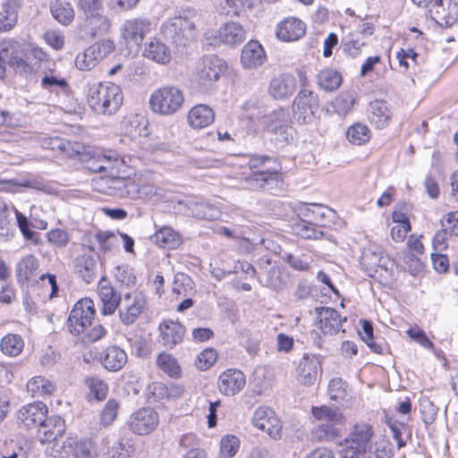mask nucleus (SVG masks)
Returning a JSON list of instances; mask_svg holds the SVG:
<instances>
[{
  "label": "nucleus",
  "instance_id": "nucleus-29",
  "mask_svg": "<svg viewBox=\"0 0 458 458\" xmlns=\"http://www.w3.org/2000/svg\"><path fill=\"white\" fill-rule=\"evenodd\" d=\"M144 55L157 64H166L171 60V52L169 47L158 38H150L146 44Z\"/></svg>",
  "mask_w": 458,
  "mask_h": 458
},
{
  "label": "nucleus",
  "instance_id": "nucleus-30",
  "mask_svg": "<svg viewBox=\"0 0 458 458\" xmlns=\"http://www.w3.org/2000/svg\"><path fill=\"white\" fill-rule=\"evenodd\" d=\"M219 40L229 46L241 44L246 37L244 28L237 22L225 23L218 30Z\"/></svg>",
  "mask_w": 458,
  "mask_h": 458
},
{
  "label": "nucleus",
  "instance_id": "nucleus-21",
  "mask_svg": "<svg viewBox=\"0 0 458 458\" xmlns=\"http://www.w3.org/2000/svg\"><path fill=\"white\" fill-rule=\"evenodd\" d=\"M159 335L162 344L173 348L180 344L185 334V329L178 321L166 319L159 325Z\"/></svg>",
  "mask_w": 458,
  "mask_h": 458
},
{
  "label": "nucleus",
  "instance_id": "nucleus-22",
  "mask_svg": "<svg viewBox=\"0 0 458 458\" xmlns=\"http://www.w3.org/2000/svg\"><path fill=\"white\" fill-rule=\"evenodd\" d=\"M98 295L102 301V313L104 315H112L114 313L122 298L114 287L106 279L100 280L98 284Z\"/></svg>",
  "mask_w": 458,
  "mask_h": 458
},
{
  "label": "nucleus",
  "instance_id": "nucleus-28",
  "mask_svg": "<svg viewBox=\"0 0 458 458\" xmlns=\"http://www.w3.org/2000/svg\"><path fill=\"white\" fill-rule=\"evenodd\" d=\"M74 272L87 284H90L95 279L97 272L95 256L90 253H83L78 256L75 259Z\"/></svg>",
  "mask_w": 458,
  "mask_h": 458
},
{
  "label": "nucleus",
  "instance_id": "nucleus-6",
  "mask_svg": "<svg viewBox=\"0 0 458 458\" xmlns=\"http://www.w3.org/2000/svg\"><path fill=\"white\" fill-rule=\"evenodd\" d=\"M243 188L250 191H268L275 192L280 191L283 179L276 169L252 172L242 179Z\"/></svg>",
  "mask_w": 458,
  "mask_h": 458
},
{
  "label": "nucleus",
  "instance_id": "nucleus-33",
  "mask_svg": "<svg viewBox=\"0 0 458 458\" xmlns=\"http://www.w3.org/2000/svg\"><path fill=\"white\" fill-rule=\"evenodd\" d=\"M331 213V209L319 204H305L298 209V216L301 218L317 225H321L324 218Z\"/></svg>",
  "mask_w": 458,
  "mask_h": 458
},
{
  "label": "nucleus",
  "instance_id": "nucleus-59",
  "mask_svg": "<svg viewBox=\"0 0 458 458\" xmlns=\"http://www.w3.org/2000/svg\"><path fill=\"white\" fill-rule=\"evenodd\" d=\"M216 350L208 348L202 351L197 357L196 366L199 369L205 371L208 369L216 360Z\"/></svg>",
  "mask_w": 458,
  "mask_h": 458
},
{
  "label": "nucleus",
  "instance_id": "nucleus-47",
  "mask_svg": "<svg viewBox=\"0 0 458 458\" xmlns=\"http://www.w3.org/2000/svg\"><path fill=\"white\" fill-rule=\"evenodd\" d=\"M24 347V342L22 338L16 334H8L4 335L0 344V348L3 353L9 356L19 355Z\"/></svg>",
  "mask_w": 458,
  "mask_h": 458
},
{
  "label": "nucleus",
  "instance_id": "nucleus-44",
  "mask_svg": "<svg viewBox=\"0 0 458 458\" xmlns=\"http://www.w3.org/2000/svg\"><path fill=\"white\" fill-rule=\"evenodd\" d=\"M318 83L326 91L337 89L342 83L341 74L332 69H325L318 74Z\"/></svg>",
  "mask_w": 458,
  "mask_h": 458
},
{
  "label": "nucleus",
  "instance_id": "nucleus-40",
  "mask_svg": "<svg viewBox=\"0 0 458 458\" xmlns=\"http://www.w3.org/2000/svg\"><path fill=\"white\" fill-rule=\"evenodd\" d=\"M371 131L369 128L362 123H355L349 126L346 131V139L350 143L356 146H362L369 141Z\"/></svg>",
  "mask_w": 458,
  "mask_h": 458
},
{
  "label": "nucleus",
  "instance_id": "nucleus-42",
  "mask_svg": "<svg viewBox=\"0 0 458 458\" xmlns=\"http://www.w3.org/2000/svg\"><path fill=\"white\" fill-rule=\"evenodd\" d=\"M55 388V385L49 379L41 376L34 377L27 383L28 392L36 397L50 395Z\"/></svg>",
  "mask_w": 458,
  "mask_h": 458
},
{
  "label": "nucleus",
  "instance_id": "nucleus-46",
  "mask_svg": "<svg viewBox=\"0 0 458 458\" xmlns=\"http://www.w3.org/2000/svg\"><path fill=\"white\" fill-rule=\"evenodd\" d=\"M322 225H317L316 224H310L308 221L301 218V220L293 225V230L295 234L304 238L317 240L323 236L321 231Z\"/></svg>",
  "mask_w": 458,
  "mask_h": 458
},
{
  "label": "nucleus",
  "instance_id": "nucleus-51",
  "mask_svg": "<svg viewBox=\"0 0 458 458\" xmlns=\"http://www.w3.org/2000/svg\"><path fill=\"white\" fill-rule=\"evenodd\" d=\"M355 104V97L352 92H343L333 101V108L339 115L345 116Z\"/></svg>",
  "mask_w": 458,
  "mask_h": 458
},
{
  "label": "nucleus",
  "instance_id": "nucleus-1",
  "mask_svg": "<svg viewBox=\"0 0 458 458\" xmlns=\"http://www.w3.org/2000/svg\"><path fill=\"white\" fill-rule=\"evenodd\" d=\"M123 92L114 83L92 81L88 83L87 102L98 114H114L123 104Z\"/></svg>",
  "mask_w": 458,
  "mask_h": 458
},
{
  "label": "nucleus",
  "instance_id": "nucleus-45",
  "mask_svg": "<svg viewBox=\"0 0 458 458\" xmlns=\"http://www.w3.org/2000/svg\"><path fill=\"white\" fill-rule=\"evenodd\" d=\"M157 367L170 377L177 378L182 370L177 360L170 353L161 352L157 359Z\"/></svg>",
  "mask_w": 458,
  "mask_h": 458
},
{
  "label": "nucleus",
  "instance_id": "nucleus-53",
  "mask_svg": "<svg viewBox=\"0 0 458 458\" xmlns=\"http://www.w3.org/2000/svg\"><path fill=\"white\" fill-rule=\"evenodd\" d=\"M68 445L73 447L72 455L74 458H94L95 446L92 442L84 440L75 442L72 444L69 441Z\"/></svg>",
  "mask_w": 458,
  "mask_h": 458
},
{
  "label": "nucleus",
  "instance_id": "nucleus-13",
  "mask_svg": "<svg viewBox=\"0 0 458 458\" xmlns=\"http://www.w3.org/2000/svg\"><path fill=\"white\" fill-rule=\"evenodd\" d=\"M252 423L273 439H279L282 436V423L269 407H259L254 412Z\"/></svg>",
  "mask_w": 458,
  "mask_h": 458
},
{
  "label": "nucleus",
  "instance_id": "nucleus-20",
  "mask_svg": "<svg viewBox=\"0 0 458 458\" xmlns=\"http://www.w3.org/2000/svg\"><path fill=\"white\" fill-rule=\"evenodd\" d=\"M266 59V52L258 40L249 41L242 49L241 63L244 68H258L265 63Z\"/></svg>",
  "mask_w": 458,
  "mask_h": 458
},
{
  "label": "nucleus",
  "instance_id": "nucleus-36",
  "mask_svg": "<svg viewBox=\"0 0 458 458\" xmlns=\"http://www.w3.org/2000/svg\"><path fill=\"white\" fill-rule=\"evenodd\" d=\"M312 417L322 423L344 424L345 418L339 409L327 405L312 406Z\"/></svg>",
  "mask_w": 458,
  "mask_h": 458
},
{
  "label": "nucleus",
  "instance_id": "nucleus-3",
  "mask_svg": "<svg viewBox=\"0 0 458 458\" xmlns=\"http://www.w3.org/2000/svg\"><path fill=\"white\" fill-rule=\"evenodd\" d=\"M183 104V91L173 85L163 86L154 90L149 98L151 110L161 115L176 114L182 109Z\"/></svg>",
  "mask_w": 458,
  "mask_h": 458
},
{
  "label": "nucleus",
  "instance_id": "nucleus-25",
  "mask_svg": "<svg viewBox=\"0 0 458 458\" xmlns=\"http://www.w3.org/2000/svg\"><path fill=\"white\" fill-rule=\"evenodd\" d=\"M215 120L213 109L204 104L192 106L188 112L187 121L193 129H202L210 125Z\"/></svg>",
  "mask_w": 458,
  "mask_h": 458
},
{
  "label": "nucleus",
  "instance_id": "nucleus-49",
  "mask_svg": "<svg viewBox=\"0 0 458 458\" xmlns=\"http://www.w3.org/2000/svg\"><path fill=\"white\" fill-rule=\"evenodd\" d=\"M99 61L100 60L93 50V47L89 46L83 52L76 55L75 65L81 71H90Z\"/></svg>",
  "mask_w": 458,
  "mask_h": 458
},
{
  "label": "nucleus",
  "instance_id": "nucleus-37",
  "mask_svg": "<svg viewBox=\"0 0 458 458\" xmlns=\"http://www.w3.org/2000/svg\"><path fill=\"white\" fill-rule=\"evenodd\" d=\"M127 362L126 352L118 346H110L106 352L102 360L104 367L111 371L121 369Z\"/></svg>",
  "mask_w": 458,
  "mask_h": 458
},
{
  "label": "nucleus",
  "instance_id": "nucleus-24",
  "mask_svg": "<svg viewBox=\"0 0 458 458\" xmlns=\"http://www.w3.org/2000/svg\"><path fill=\"white\" fill-rule=\"evenodd\" d=\"M319 329L324 335L336 334L342 327V318L339 313L332 308H316Z\"/></svg>",
  "mask_w": 458,
  "mask_h": 458
},
{
  "label": "nucleus",
  "instance_id": "nucleus-14",
  "mask_svg": "<svg viewBox=\"0 0 458 458\" xmlns=\"http://www.w3.org/2000/svg\"><path fill=\"white\" fill-rule=\"evenodd\" d=\"M427 13L442 27H450L458 20V3L453 0H435Z\"/></svg>",
  "mask_w": 458,
  "mask_h": 458
},
{
  "label": "nucleus",
  "instance_id": "nucleus-5",
  "mask_svg": "<svg viewBox=\"0 0 458 458\" xmlns=\"http://www.w3.org/2000/svg\"><path fill=\"white\" fill-rule=\"evenodd\" d=\"M164 37L177 47H186L198 36L195 22L183 16H174L166 20L161 28Z\"/></svg>",
  "mask_w": 458,
  "mask_h": 458
},
{
  "label": "nucleus",
  "instance_id": "nucleus-35",
  "mask_svg": "<svg viewBox=\"0 0 458 458\" xmlns=\"http://www.w3.org/2000/svg\"><path fill=\"white\" fill-rule=\"evenodd\" d=\"M50 12L52 16L62 25H70L75 17L73 7L64 0H55L51 2Z\"/></svg>",
  "mask_w": 458,
  "mask_h": 458
},
{
  "label": "nucleus",
  "instance_id": "nucleus-32",
  "mask_svg": "<svg viewBox=\"0 0 458 458\" xmlns=\"http://www.w3.org/2000/svg\"><path fill=\"white\" fill-rule=\"evenodd\" d=\"M38 261L33 255L23 257L16 266V276L20 284H23L37 276Z\"/></svg>",
  "mask_w": 458,
  "mask_h": 458
},
{
  "label": "nucleus",
  "instance_id": "nucleus-38",
  "mask_svg": "<svg viewBox=\"0 0 458 458\" xmlns=\"http://www.w3.org/2000/svg\"><path fill=\"white\" fill-rule=\"evenodd\" d=\"M82 28L88 36H101L109 30L110 21L104 14L99 13L84 20Z\"/></svg>",
  "mask_w": 458,
  "mask_h": 458
},
{
  "label": "nucleus",
  "instance_id": "nucleus-64",
  "mask_svg": "<svg viewBox=\"0 0 458 458\" xmlns=\"http://www.w3.org/2000/svg\"><path fill=\"white\" fill-rule=\"evenodd\" d=\"M114 276L117 281L126 285H132L136 283V276L127 266L116 267Z\"/></svg>",
  "mask_w": 458,
  "mask_h": 458
},
{
  "label": "nucleus",
  "instance_id": "nucleus-9",
  "mask_svg": "<svg viewBox=\"0 0 458 458\" xmlns=\"http://www.w3.org/2000/svg\"><path fill=\"white\" fill-rule=\"evenodd\" d=\"M151 31V21L145 18L126 20L121 28V36L128 48L138 51L144 38Z\"/></svg>",
  "mask_w": 458,
  "mask_h": 458
},
{
  "label": "nucleus",
  "instance_id": "nucleus-50",
  "mask_svg": "<svg viewBox=\"0 0 458 458\" xmlns=\"http://www.w3.org/2000/svg\"><path fill=\"white\" fill-rule=\"evenodd\" d=\"M240 448V439L233 435H225L220 439L218 458H233Z\"/></svg>",
  "mask_w": 458,
  "mask_h": 458
},
{
  "label": "nucleus",
  "instance_id": "nucleus-56",
  "mask_svg": "<svg viewBox=\"0 0 458 458\" xmlns=\"http://www.w3.org/2000/svg\"><path fill=\"white\" fill-rule=\"evenodd\" d=\"M360 335L372 352L378 354L383 352L382 346L373 341V327L370 322L367 320L362 322V331L360 333Z\"/></svg>",
  "mask_w": 458,
  "mask_h": 458
},
{
  "label": "nucleus",
  "instance_id": "nucleus-63",
  "mask_svg": "<svg viewBox=\"0 0 458 458\" xmlns=\"http://www.w3.org/2000/svg\"><path fill=\"white\" fill-rule=\"evenodd\" d=\"M131 452L122 440L114 442L106 452V458H130Z\"/></svg>",
  "mask_w": 458,
  "mask_h": 458
},
{
  "label": "nucleus",
  "instance_id": "nucleus-12",
  "mask_svg": "<svg viewBox=\"0 0 458 458\" xmlns=\"http://www.w3.org/2000/svg\"><path fill=\"white\" fill-rule=\"evenodd\" d=\"M2 53L7 58V64L16 72L28 74L32 71V65L28 62L27 52L23 45L10 40L2 44Z\"/></svg>",
  "mask_w": 458,
  "mask_h": 458
},
{
  "label": "nucleus",
  "instance_id": "nucleus-39",
  "mask_svg": "<svg viewBox=\"0 0 458 458\" xmlns=\"http://www.w3.org/2000/svg\"><path fill=\"white\" fill-rule=\"evenodd\" d=\"M383 255L380 248L369 245L365 248L360 256V265L369 274L377 271L381 266Z\"/></svg>",
  "mask_w": 458,
  "mask_h": 458
},
{
  "label": "nucleus",
  "instance_id": "nucleus-11",
  "mask_svg": "<svg viewBox=\"0 0 458 458\" xmlns=\"http://www.w3.org/2000/svg\"><path fill=\"white\" fill-rule=\"evenodd\" d=\"M147 301L142 293L132 291L124 294L119 309L120 320L123 325L133 324L146 309Z\"/></svg>",
  "mask_w": 458,
  "mask_h": 458
},
{
  "label": "nucleus",
  "instance_id": "nucleus-2",
  "mask_svg": "<svg viewBox=\"0 0 458 458\" xmlns=\"http://www.w3.org/2000/svg\"><path fill=\"white\" fill-rule=\"evenodd\" d=\"M225 61L216 55L203 56L196 64L191 81L199 92L208 93L225 72Z\"/></svg>",
  "mask_w": 458,
  "mask_h": 458
},
{
  "label": "nucleus",
  "instance_id": "nucleus-41",
  "mask_svg": "<svg viewBox=\"0 0 458 458\" xmlns=\"http://www.w3.org/2000/svg\"><path fill=\"white\" fill-rule=\"evenodd\" d=\"M327 395L335 403L346 402L349 396L347 382L338 377L331 378L327 385Z\"/></svg>",
  "mask_w": 458,
  "mask_h": 458
},
{
  "label": "nucleus",
  "instance_id": "nucleus-34",
  "mask_svg": "<svg viewBox=\"0 0 458 458\" xmlns=\"http://www.w3.org/2000/svg\"><path fill=\"white\" fill-rule=\"evenodd\" d=\"M154 242L161 248L174 250L182 242V236L172 227L164 226L153 236Z\"/></svg>",
  "mask_w": 458,
  "mask_h": 458
},
{
  "label": "nucleus",
  "instance_id": "nucleus-4",
  "mask_svg": "<svg viewBox=\"0 0 458 458\" xmlns=\"http://www.w3.org/2000/svg\"><path fill=\"white\" fill-rule=\"evenodd\" d=\"M373 434L374 432L370 425L367 423L355 424L349 437L340 444V457L365 458Z\"/></svg>",
  "mask_w": 458,
  "mask_h": 458
},
{
  "label": "nucleus",
  "instance_id": "nucleus-26",
  "mask_svg": "<svg viewBox=\"0 0 458 458\" xmlns=\"http://www.w3.org/2000/svg\"><path fill=\"white\" fill-rule=\"evenodd\" d=\"M305 34V24L296 18H286L277 26L276 36L282 41H294Z\"/></svg>",
  "mask_w": 458,
  "mask_h": 458
},
{
  "label": "nucleus",
  "instance_id": "nucleus-61",
  "mask_svg": "<svg viewBox=\"0 0 458 458\" xmlns=\"http://www.w3.org/2000/svg\"><path fill=\"white\" fill-rule=\"evenodd\" d=\"M368 450L369 455L367 458H391L392 455L391 449L385 440L377 441L374 445L370 444Z\"/></svg>",
  "mask_w": 458,
  "mask_h": 458
},
{
  "label": "nucleus",
  "instance_id": "nucleus-27",
  "mask_svg": "<svg viewBox=\"0 0 458 458\" xmlns=\"http://www.w3.org/2000/svg\"><path fill=\"white\" fill-rule=\"evenodd\" d=\"M368 112L370 123L378 129L386 127L393 115L390 106L384 100L370 102Z\"/></svg>",
  "mask_w": 458,
  "mask_h": 458
},
{
  "label": "nucleus",
  "instance_id": "nucleus-23",
  "mask_svg": "<svg viewBox=\"0 0 458 458\" xmlns=\"http://www.w3.org/2000/svg\"><path fill=\"white\" fill-rule=\"evenodd\" d=\"M295 89V78L290 74H282L271 80L268 92L276 99H284L292 96Z\"/></svg>",
  "mask_w": 458,
  "mask_h": 458
},
{
  "label": "nucleus",
  "instance_id": "nucleus-31",
  "mask_svg": "<svg viewBox=\"0 0 458 458\" xmlns=\"http://www.w3.org/2000/svg\"><path fill=\"white\" fill-rule=\"evenodd\" d=\"M22 5V0H7L0 11V30H12L18 21V10Z\"/></svg>",
  "mask_w": 458,
  "mask_h": 458
},
{
  "label": "nucleus",
  "instance_id": "nucleus-60",
  "mask_svg": "<svg viewBox=\"0 0 458 458\" xmlns=\"http://www.w3.org/2000/svg\"><path fill=\"white\" fill-rule=\"evenodd\" d=\"M119 404L114 400L110 399L105 405L101 412L100 421L104 426H108L116 419Z\"/></svg>",
  "mask_w": 458,
  "mask_h": 458
},
{
  "label": "nucleus",
  "instance_id": "nucleus-62",
  "mask_svg": "<svg viewBox=\"0 0 458 458\" xmlns=\"http://www.w3.org/2000/svg\"><path fill=\"white\" fill-rule=\"evenodd\" d=\"M43 38L46 44L55 50H61L64 46V37L58 30H47L43 35Z\"/></svg>",
  "mask_w": 458,
  "mask_h": 458
},
{
  "label": "nucleus",
  "instance_id": "nucleus-19",
  "mask_svg": "<svg viewBox=\"0 0 458 458\" xmlns=\"http://www.w3.org/2000/svg\"><path fill=\"white\" fill-rule=\"evenodd\" d=\"M319 368V357L316 355L304 354L297 367L298 382L304 386L314 385L318 378Z\"/></svg>",
  "mask_w": 458,
  "mask_h": 458
},
{
  "label": "nucleus",
  "instance_id": "nucleus-52",
  "mask_svg": "<svg viewBox=\"0 0 458 458\" xmlns=\"http://www.w3.org/2000/svg\"><path fill=\"white\" fill-rule=\"evenodd\" d=\"M63 153L66 154L70 157H78L83 162L88 160V156L91 154V148L80 142L65 140L63 147Z\"/></svg>",
  "mask_w": 458,
  "mask_h": 458
},
{
  "label": "nucleus",
  "instance_id": "nucleus-57",
  "mask_svg": "<svg viewBox=\"0 0 458 458\" xmlns=\"http://www.w3.org/2000/svg\"><path fill=\"white\" fill-rule=\"evenodd\" d=\"M143 124L144 119L142 117L139 115L129 116L124 122L125 132L131 138L140 136L144 130V127H141Z\"/></svg>",
  "mask_w": 458,
  "mask_h": 458
},
{
  "label": "nucleus",
  "instance_id": "nucleus-58",
  "mask_svg": "<svg viewBox=\"0 0 458 458\" xmlns=\"http://www.w3.org/2000/svg\"><path fill=\"white\" fill-rule=\"evenodd\" d=\"M86 385L90 390V394L98 400L106 398L108 388L106 384L98 377H89L86 379Z\"/></svg>",
  "mask_w": 458,
  "mask_h": 458
},
{
  "label": "nucleus",
  "instance_id": "nucleus-43",
  "mask_svg": "<svg viewBox=\"0 0 458 458\" xmlns=\"http://www.w3.org/2000/svg\"><path fill=\"white\" fill-rule=\"evenodd\" d=\"M290 123L289 113L284 109H278L264 117L263 124L273 134L278 133V129Z\"/></svg>",
  "mask_w": 458,
  "mask_h": 458
},
{
  "label": "nucleus",
  "instance_id": "nucleus-15",
  "mask_svg": "<svg viewBox=\"0 0 458 458\" xmlns=\"http://www.w3.org/2000/svg\"><path fill=\"white\" fill-rule=\"evenodd\" d=\"M178 205L180 210L183 211L186 216L200 219L214 220L221 215L220 210L216 206L197 198L180 200Z\"/></svg>",
  "mask_w": 458,
  "mask_h": 458
},
{
  "label": "nucleus",
  "instance_id": "nucleus-16",
  "mask_svg": "<svg viewBox=\"0 0 458 458\" xmlns=\"http://www.w3.org/2000/svg\"><path fill=\"white\" fill-rule=\"evenodd\" d=\"M66 430L64 420L58 416H46V419L38 428L37 437L42 444L51 443L62 437Z\"/></svg>",
  "mask_w": 458,
  "mask_h": 458
},
{
  "label": "nucleus",
  "instance_id": "nucleus-48",
  "mask_svg": "<svg viewBox=\"0 0 458 458\" xmlns=\"http://www.w3.org/2000/svg\"><path fill=\"white\" fill-rule=\"evenodd\" d=\"M337 424L321 423L312 430V436L319 442H330L335 440L340 436V430Z\"/></svg>",
  "mask_w": 458,
  "mask_h": 458
},
{
  "label": "nucleus",
  "instance_id": "nucleus-18",
  "mask_svg": "<svg viewBox=\"0 0 458 458\" xmlns=\"http://www.w3.org/2000/svg\"><path fill=\"white\" fill-rule=\"evenodd\" d=\"M245 383V375L241 370L229 369L219 376L217 386L224 395L233 396L243 389Z\"/></svg>",
  "mask_w": 458,
  "mask_h": 458
},
{
  "label": "nucleus",
  "instance_id": "nucleus-7",
  "mask_svg": "<svg viewBox=\"0 0 458 458\" xmlns=\"http://www.w3.org/2000/svg\"><path fill=\"white\" fill-rule=\"evenodd\" d=\"M159 424L158 413L151 407H144L132 412L127 419L128 429L137 436L151 434Z\"/></svg>",
  "mask_w": 458,
  "mask_h": 458
},
{
  "label": "nucleus",
  "instance_id": "nucleus-8",
  "mask_svg": "<svg viewBox=\"0 0 458 458\" xmlns=\"http://www.w3.org/2000/svg\"><path fill=\"white\" fill-rule=\"evenodd\" d=\"M318 107V97L310 90L303 89L294 98L293 117L300 124H310L315 120Z\"/></svg>",
  "mask_w": 458,
  "mask_h": 458
},
{
  "label": "nucleus",
  "instance_id": "nucleus-17",
  "mask_svg": "<svg viewBox=\"0 0 458 458\" xmlns=\"http://www.w3.org/2000/svg\"><path fill=\"white\" fill-rule=\"evenodd\" d=\"M48 408L41 402H34L21 407L18 411V421L25 428H38L47 415Z\"/></svg>",
  "mask_w": 458,
  "mask_h": 458
},
{
  "label": "nucleus",
  "instance_id": "nucleus-54",
  "mask_svg": "<svg viewBox=\"0 0 458 458\" xmlns=\"http://www.w3.org/2000/svg\"><path fill=\"white\" fill-rule=\"evenodd\" d=\"M99 248L104 252L112 251L117 248L118 238L114 233L100 232L96 235Z\"/></svg>",
  "mask_w": 458,
  "mask_h": 458
},
{
  "label": "nucleus",
  "instance_id": "nucleus-55",
  "mask_svg": "<svg viewBox=\"0 0 458 458\" xmlns=\"http://www.w3.org/2000/svg\"><path fill=\"white\" fill-rule=\"evenodd\" d=\"M79 9L83 13V19L86 20L92 16L102 13V1L101 0H80Z\"/></svg>",
  "mask_w": 458,
  "mask_h": 458
},
{
  "label": "nucleus",
  "instance_id": "nucleus-10",
  "mask_svg": "<svg viewBox=\"0 0 458 458\" xmlns=\"http://www.w3.org/2000/svg\"><path fill=\"white\" fill-rule=\"evenodd\" d=\"M95 316V306L92 300L85 298L79 301L71 310L68 318V327L72 335H80L91 325Z\"/></svg>",
  "mask_w": 458,
  "mask_h": 458
}]
</instances>
